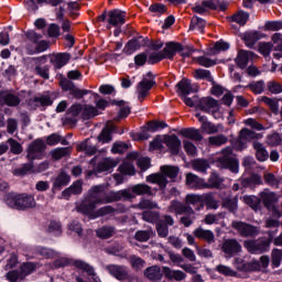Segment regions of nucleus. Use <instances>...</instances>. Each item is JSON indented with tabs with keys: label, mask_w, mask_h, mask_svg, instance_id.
<instances>
[{
	"label": "nucleus",
	"mask_w": 282,
	"mask_h": 282,
	"mask_svg": "<svg viewBox=\"0 0 282 282\" xmlns=\"http://www.w3.org/2000/svg\"><path fill=\"white\" fill-rule=\"evenodd\" d=\"M88 198L91 199L95 205L99 204H113L116 202H122L133 199L135 197L131 194V189H121L118 192H107L105 185H95L88 191Z\"/></svg>",
	"instance_id": "obj_1"
},
{
	"label": "nucleus",
	"mask_w": 282,
	"mask_h": 282,
	"mask_svg": "<svg viewBox=\"0 0 282 282\" xmlns=\"http://www.w3.org/2000/svg\"><path fill=\"white\" fill-rule=\"evenodd\" d=\"M4 203L9 208H14L15 210L36 208V199H34V195L28 193H8L4 195Z\"/></svg>",
	"instance_id": "obj_2"
},
{
	"label": "nucleus",
	"mask_w": 282,
	"mask_h": 282,
	"mask_svg": "<svg viewBox=\"0 0 282 282\" xmlns=\"http://www.w3.org/2000/svg\"><path fill=\"white\" fill-rule=\"evenodd\" d=\"M161 173H154L147 176L149 184H156L161 189L166 188L170 180H175L180 174V167L174 165H162L160 167Z\"/></svg>",
	"instance_id": "obj_3"
},
{
	"label": "nucleus",
	"mask_w": 282,
	"mask_h": 282,
	"mask_svg": "<svg viewBox=\"0 0 282 282\" xmlns=\"http://www.w3.org/2000/svg\"><path fill=\"white\" fill-rule=\"evenodd\" d=\"M217 164L220 169H228L231 173H239V161L232 153V148H225L220 152V156L217 159Z\"/></svg>",
	"instance_id": "obj_4"
},
{
	"label": "nucleus",
	"mask_w": 282,
	"mask_h": 282,
	"mask_svg": "<svg viewBox=\"0 0 282 282\" xmlns=\"http://www.w3.org/2000/svg\"><path fill=\"white\" fill-rule=\"evenodd\" d=\"M68 113H70L73 118H78L80 116L82 120H91V118L98 116V108L91 105L74 104L69 107Z\"/></svg>",
	"instance_id": "obj_5"
},
{
	"label": "nucleus",
	"mask_w": 282,
	"mask_h": 282,
	"mask_svg": "<svg viewBox=\"0 0 282 282\" xmlns=\"http://www.w3.org/2000/svg\"><path fill=\"white\" fill-rule=\"evenodd\" d=\"M270 243L272 240L260 238L257 240H245L243 247L250 254H263L270 250Z\"/></svg>",
	"instance_id": "obj_6"
},
{
	"label": "nucleus",
	"mask_w": 282,
	"mask_h": 282,
	"mask_svg": "<svg viewBox=\"0 0 282 282\" xmlns=\"http://www.w3.org/2000/svg\"><path fill=\"white\" fill-rule=\"evenodd\" d=\"M231 228H234V230H236L238 235L243 238H254L260 232L259 227L239 220H234L231 223Z\"/></svg>",
	"instance_id": "obj_7"
},
{
	"label": "nucleus",
	"mask_w": 282,
	"mask_h": 282,
	"mask_svg": "<svg viewBox=\"0 0 282 282\" xmlns=\"http://www.w3.org/2000/svg\"><path fill=\"white\" fill-rule=\"evenodd\" d=\"M45 149L46 145L43 139L32 141L26 150V160H29V162H34V160H43Z\"/></svg>",
	"instance_id": "obj_8"
},
{
	"label": "nucleus",
	"mask_w": 282,
	"mask_h": 282,
	"mask_svg": "<svg viewBox=\"0 0 282 282\" xmlns=\"http://www.w3.org/2000/svg\"><path fill=\"white\" fill-rule=\"evenodd\" d=\"M193 10L197 14H208L209 10H226V4L217 0H205L200 4L195 6Z\"/></svg>",
	"instance_id": "obj_9"
},
{
	"label": "nucleus",
	"mask_w": 282,
	"mask_h": 282,
	"mask_svg": "<svg viewBox=\"0 0 282 282\" xmlns=\"http://www.w3.org/2000/svg\"><path fill=\"white\" fill-rule=\"evenodd\" d=\"M126 19H127V13L115 9L108 12V25L107 29L111 30V25L112 28H119L120 25H124L126 23Z\"/></svg>",
	"instance_id": "obj_10"
},
{
	"label": "nucleus",
	"mask_w": 282,
	"mask_h": 282,
	"mask_svg": "<svg viewBox=\"0 0 282 282\" xmlns=\"http://www.w3.org/2000/svg\"><path fill=\"white\" fill-rule=\"evenodd\" d=\"M204 206H206L207 210H217L219 208V200L215 197V193L209 192L203 194V203L195 210H204Z\"/></svg>",
	"instance_id": "obj_11"
},
{
	"label": "nucleus",
	"mask_w": 282,
	"mask_h": 282,
	"mask_svg": "<svg viewBox=\"0 0 282 282\" xmlns=\"http://www.w3.org/2000/svg\"><path fill=\"white\" fill-rule=\"evenodd\" d=\"M260 202L263 204L267 210H272V207L279 202L276 193L265 188L259 193Z\"/></svg>",
	"instance_id": "obj_12"
},
{
	"label": "nucleus",
	"mask_w": 282,
	"mask_h": 282,
	"mask_svg": "<svg viewBox=\"0 0 282 282\" xmlns=\"http://www.w3.org/2000/svg\"><path fill=\"white\" fill-rule=\"evenodd\" d=\"M153 85H155V80L147 78L138 84L137 94L140 102H144V98L149 96V93L153 89Z\"/></svg>",
	"instance_id": "obj_13"
},
{
	"label": "nucleus",
	"mask_w": 282,
	"mask_h": 282,
	"mask_svg": "<svg viewBox=\"0 0 282 282\" xmlns=\"http://www.w3.org/2000/svg\"><path fill=\"white\" fill-rule=\"evenodd\" d=\"M48 57L55 69H63V67L72 61V55L69 53H54L48 55Z\"/></svg>",
	"instance_id": "obj_14"
},
{
	"label": "nucleus",
	"mask_w": 282,
	"mask_h": 282,
	"mask_svg": "<svg viewBox=\"0 0 282 282\" xmlns=\"http://www.w3.org/2000/svg\"><path fill=\"white\" fill-rule=\"evenodd\" d=\"M107 270L111 276H115L118 281H127L129 279V271L124 265L109 264Z\"/></svg>",
	"instance_id": "obj_15"
},
{
	"label": "nucleus",
	"mask_w": 282,
	"mask_h": 282,
	"mask_svg": "<svg viewBox=\"0 0 282 282\" xmlns=\"http://www.w3.org/2000/svg\"><path fill=\"white\" fill-rule=\"evenodd\" d=\"M237 270L240 272H257L261 270L259 261L245 262L243 259L238 258L235 261Z\"/></svg>",
	"instance_id": "obj_16"
},
{
	"label": "nucleus",
	"mask_w": 282,
	"mask_h": 282,
	"mask_svg": "<svg viewBox=\"0 0 282 282\" xmlns=\"http://www.w3.org/2000/svg\"><path fill=\"white\" fill-rule=\"evenodd\" d=\"M118 162L119 161L116 159L105 158L95 165V172L107 173L111 171V169H116V166H118Z\"/></svg>",
	"instance_id": "obj_17"
},
{
	"label": "nucleus",
	"mask_w": 282,
	"mask_h": 282,
	"mask_svg": "<svg viewBox=\"0 0 282 282\" xmlns=\"http://www.w3.org/2000/svg\"><path fill=\"white\" fill-rule=\"evenodd\" d=\"M143 274L145 279H148L149 281H152V282L162 281L164 276V269L162 270L160 265H152L147 268Z\"/></svg>",
	"instance_id": "obj_18"
},
{
	"label": "nucleus",
	"mask_w": 282,
	"mask_h": 282,
	"mask_svg": "<svg viewBox=\"0 0 282 282\" xmlns=\"http://www.w3.org/2000/svg\"><path fill=\"white\" fill-rule=\"evenodd\" d=\"M0 102H3L7 107H19L21 105V98L8 90H1Z\"/></svg>",
	"instance_id": "obj_19"
},
{
	"label": "nucleus",
	"mask_w": 282,
	"mask_h": 282,
	"mask_svg": "<svg viewBox=\"0 0 282 282\" xmlns=\"http://www.w3.org/2000/svg\"><path fill=\"white\" fill-rule=\"evenodd\" d=\"M193 235L196 237V239L206 241V243H215V232H213L210 229L198 227L193 231Z\"/></svg>",
	"instance_id": "obj_20"
},
{
	"label": "nucleus",
	"mask_w": 282,
	"mask_h": 282,
	"mask_svg": "<svg viewBox=\"0 0 282 282\" xmlns=\"http://www.w3.org/2000/svg\"><path fill=\"white\" fill-rule=\"evenodd\" d=\"M186 186L193 188L194 191H202L204 189V178L197 176L193 173H187L185 176Z\"/></svg>",
	"instance_id": "obj_21"
},
{
	"label": "nucleus",
	"mask_w": 282,
	"mask_h": 282,
	"mask_svg": "<svg viewBox=\"0 0 282 282\" xmlns=\"http://www.w3.org/2000/svg\"><path fill=\"white\" fill-rule=\"evenodd\" d=\"M256 54L251 51H239L236 57V64L240 69H246L250 59L254 58Z\"/></svg>",
	"instance_id": "obj_22"
},
{
	"label": "nucleus",
	"mask_w": 282,
	"mask_h": 282,
	"mask_svg": "<svg viewBox=\"0 0 282 282\" xmlns=\"http://www.w3.org/2000/svg\"><path fill=\"white\" fill-rule=\"evenodd\" d=\"M191 208V206L186 205V203H182L177 199H174L170 203L169 207H167V213H172L173 215H184L186 213H188V209Z\"/></svg>",
	"instance_id": "obj_23"
},
{
	"label": "nucleus",
	"mask_w": 282,
	"mask_h": 282,
	"mask_svg": "<svg viewBox=\"0 0 282 282\" xmlns=\"http://www.w3.org/2000/svg\"><path fill=\"white\" fill-rule=\"evenodd\" d=\"M96 203L93 202L89 196H87L79 205H77V213L82 215H91L96 210Z\"/></svg>",
	"instance_id": "obj_24"
},
{
	"label": "nucleus",
	"mask_w": 282,
	"mask_h": 282,
	"mask_svg": "<svg viewBox=\"0 0 282 282\" xmlns=\"http://www.w3.org/2000/svg\"><path fill=\"white\" fill-rule=\"evenodd\" d=\"M72 177L65 171H62L54 180H53V191H61L63 187L67 186Z\"/></svg>",
	"instance_id": "obj_25"
},
{
	"label": "nucleus",
	"mask_w": 282,
	"mask_h": 282,
	"mask_svg": "<svg viewBox=\"0 0 282 282\" xmlns=\"http://www.w3.org/2000/svg\"><path fill=\"white\" fill-rule=\"evenodd\" d=\"M241 250V245L235 239L225 240L223 243V252L225 254H237Z\"/></svg>",
	"instance_id": "obj_26"
},
{
	"label": "nucleus",
	"mask_w": 282,
	"mask_h": 282,
	"mask_svg": "<svg viewBox=\"0 0 282 282\" xmlns=\"http://www.w3.org/2000/svg\"><path fill=\"white\" fill-rule=\"evenodd\" d=\"M83 193V181H75L68 188L62 192L64 199H69L72 195H80Z\"/></svg>",
	"instance_id": "obj_27"
},
{
	"label": "nucleus",
	"mask_w": 282,
	"mask_h": 282,
	"mask_svg": "<svg viewBox=\"0 0 282 282\" xmlns=\"http://www.w3.org/2000/svg\"><path fill=\"white\" fill-rule=\"evenodd\" d=\"M249 20H250V13L243 10L237 11L236 13H234L231 17L228 18V21L230 23H237V25H240V28L246 25V23H248Z\"/></svg>",
	"instance_id": "obj_28"
},
{
	"label": "nucleus",
	"mask_w": 282,
	"mask_h": 282,
	"mask_svg": "<svg viewBox=\"0 0 282 282\" xmlns=\"http://www.w3.org/2000/svg\"><path fill=\"white\" fill-rule=\"evenodd\" d=\"M165 144L172 155H177L180 153V147H182V141H180L177 135L173 134L165 138Z\"/></svg>",
	"instance_id": "obj_29"
},
{
	"label": "nucleus",
	"mask_w": 282,
	"mask_h": 282,
	"mask_svg": "<svg viewBox=\"0 0 282 282\" xmlns=\"http://www.w3.org/2000/svg\"><path fill=\"white\" fill-rule=\"evenodd\" d=\"M259 138H262L260 133H257L248 128H243L240 130L238 142L246 144V142H250V140H259Z\"/></svg>",
	"instance_id": "obj_30"
},
{
	"label": "nucleus",
	"mask_w": 282,
	"mask_h": 282,
	"mask_svg": "<svg viewBox=\"0 0 282 282\" xmlns=\"http://www.w3.org/2000/svg\"><path fill=\"white\" fill-rule=\"evenodd\" d=\"M163 274L169 281H184L186 279V273L181 270H172L169 267H163Z\"/></svg>",
	"instance_id": "obj_31"
},
{
	"label": "nucleus",
	"mask_w": 282,
	"mask_h": 282,
	"mask_svg": "<svg viewBox=\"0 0 282 282\" xmlns=\"http://www.w3.org/2000/svg\"><path fill=\"white\" fill-rule=\"evenodd\" d=\"M221 184H224V178L217 172H213L207 182L204 180V188H221Z\"/></svg>",
	"instance_id": "obj_32"
},
{
	"label": "nucleus",
	"mask_w": 282,
	"mask_h": 282,
	"mask_svg": "<svg viewBox=\"0 0 282 282\" xmlns=\"http://www.w3.org/2000/svg\"><path fill=\"white\" fill-rule=\"evenodd\" d=\"M178 52V43L177 42H167L165 44V47L162 50L163 57L167 61H173L175 58V55Z\"/></svg>",
	"instance_id": "obj_33"
},
{
	"label": "nucleus",
	"mask_w": 282,
	"mask_h": 282,
	"mask_svg": "<svg viewBox=\"0 0 282 282\" xmlns=\"http://www.w3.org/2000/svg\"><path fill=\"white\" fill-rule=\"evenodd\" d=\"M176 93L178 96H188L189 94H193V84L189 79L183 78L177 85H176Z\"/></svg>",
	"instance_id": "obj_34"
},
{
	"label": "nucleus",
	"mask_w": 282,
	"mask_h": 282,
	"mask_svg": "<svg viewBox=\"0 0 282 282\" xmlns=\"http://www.w3.org/2000/svg\"><path fill=\"white\" fill-rule=\"evenodd\" d=\"M223 208L229 210V213H237L239 208V198L237 196H228L223 198Z\"/></svg>",
	"instance_id": "obj_35"
},
{
	"label": "nucleus",
	"mask_w": 282,
	"mask_h": 282,
	"mask_svg": "<svg viewBox=\"0 0 282 282\" xmlns=\"http://www.w3.org/2000/svg\"><path fill=\"white\" fill-rule=\"evenodd\" d=\"M202 110L207 112L212 111L213 116H215L219 111V102L213 98H205L202 100Z\"/></svg>",
	"instance_id": "obj_36"
},
{
	"label": "nucleus",
	"mask_w": 282,
	"mask_h": 282,
	"mask_svg": "<svg viewBox=\"0 0 282 282\" xmlns=\"http://www.w3.org/2000/svg\"><path fill=\"white\" fill-rule=\"evenodd\" d=\"M195 209L189 207L185 214L180 218V224L184 226V228H191L193 224H195Z\"/></svg>",
	"instance_id": "obj_37"
},
{
	"label": "nucleus",
	"mask_w": 282,
	"mask_h": 282,
	"mask_svg": "<svg viewBox=\"0 0 282 282\" xmlns=\"http://www.w3.org/2000/svg\"><path fill=\"white\" fill-rule=\"evenodd\" d=\"M271 41L274 46L273 58H282V34L281 33H274L271 36Z\"/></svg>",
	"instance_id": "obj_38"
},
{
	"label": "nucleus",
	"mask_w": 282,
	"mask_h": 282,
	"mask_svg": "<svg viewBox=\"0 0 282 282\" xmlns=\"http://www.w3.org/2000/svg\"><path fill=\"white\" fill-rule=\"evenodd\" d=\"M181 135L183 138H187L188 140H194V142H202L203 138L202 133H199V130L194 128H186L181 131Z\"/></svg>",
	"instance_id": "obj_39"
},
{
	"label": "nucleus",
	"mask_w": 282,
	"mask_h": 282,
	"mask_svg": "<svg viewBox=\"0 0 282 282\" xmlns=\"http://www.w3.org/2000/svg\"><path fill=\"white\" fill-rule=\"evenodd\" d=\"M73 265L77 268V270H82V272H86L88 276H96V270L89 263L83 260L73 261Z\"/></svg>",
	"instance_id": "obj_40"
},
{
	"label": "nucleus",
	"mask_w": 282,
	"mask_h": 282,
	"mask_svg": "<svg viewBox=\"0 0 282 282\" xmlns=\"http://www.w3.org/2000/svg\"><path fill=\"white\" fill-rule=\"evenodd\" d=\"M253 149L256 151L258 162H265L268 158H270L268 150H265V147H263L262 143L253 142Z\"/></svg>",
	"instance_id": "obj_41"
},
{
	"label": "nucleus",
	"mask_w": 282,
	"mask_h": 282,
	"mask_svg": "<svg viewBox=\"0 0 282 282\" xmlns=\"http://www.w3.org/2000/svg\"><path fill=\"white\" fill-rule=\"evenodd\" d=\"M74 149L72 147L67 148H57L51 152L53 160H63V158H69Z\"/></svg>",
	"instance_id": "obj_42"
},
{
	"label": "nucleus",
	"mask_w": 282,
	"mask_h": 282,
	"mask_svg": "<svg viewBox=\"0 0 282 282\" xmlns=\"http://www.w3.org/2000/svg\"><path fill=\"white\" fill-rule=\"evenodd\" d=\"M98 239H111L116 235V227L104 226L96 230Z\"/></svg>",
	"instance_id": "obj_43"
},
{
	"label": "nucleus",
	"mask_w": 282,
	"mask_h": 282,
	"mask_svg": "<svg viewBox=\"0 0 282 282\" xmlns=\"http://www.w3.org/2000/svg\"><path fill=\"white\" fill-rule=\"evenodd\" d=\"M131 195H153V189L147 184H137L131 187Z\"/></svg>",
	"instance_id": "obj_44"
},
{
	"label": "nucleus",
	"mask_w": 282,
	"mask_h": 282,
	"mask_svg": "<svg viewBox=\"0 0 282 282\" xmlns=\"http://www.w3.org/2000/svg\"><path fill=\"white\" fill-rule=\"evenodd\" d=\"M259 39V32L251 31L243 34L242 41L247 47H254Z\"/></svg>",
	"instance_id": "obj_45"
},
{
	"label": "nucleus",
	"mask_w": 282,
	"mask_h": 282,
	"mask_svg": "<svg viewBox=\"0 0 282 282\" xmlns=\"http://www.w3.org/2000/svg\"><path fill=\"white\" fill-rule=\"evenodd\" d=\"M192 169L197 171V173H206L210 169V164L204 159H196L192 161Z\"/></svg>",
	"instance_id": "obj_46"
},
{
	"label": "nucleus",
	"mask_w": 282,
	"mask_h": 282,
	"mask_svg": "<svg viewBox=\"0 0 282 282\" xmlns=\"http://www.w3.org/2000/svg\"><path fill=\"white\" fill-rule=\"evenodd\" d=\"M76 151L78 153L84 152L87 155H96L98 149H96V147H94V145H90L89 141L86 140L77 145Z\"/></svg>",
	"instance_id": "obj_47"
},
{
	"label": "nucleus",
	"mask_w": 282,
	"mask_h": 282,
	"mask_svg": "<svg viewBox=\"0 0 282 282\" xmlns=\"http://www.w3.org/2000/svg\"><path fill=\"white\" fill-rule=\"evenodd\" d=\"M245 203L247 204V206H250V208H252V210H254L256 213H259V210H261V198L260 196H245L243 197Z\"/></svg>",
	"instance_id": "obj_48"
},
{
	"label": "nucleus",
	"mask_w": 282,
	"mask_h": 282,
	"mask_svg": "<svg viewBox=\"0 0 282 282\" xmlns=\"http://www.w3.org/2000/svg\"><path fill=\"white\" fill-rule=\"evenodd\" d=\"M149 10L154 14V17H162L169 12V7L164 3L155 2L149 7Z\"/></svg>",
	"instance_id": "obj_49"
},
{
	"label": "nucleus",
	"mask_w": 282,
	"mask_h": 282,
	"mask_svg": "<svg viewBox=\"0 0 282 282\" xmlns=\"http://www.w3.org/2000/svg\"><path fill=\"white\" fill-rule=\"evenodd\" d=\"M204 28H206V21L198 17H193L189 24V30H197L200 34H204Z\"/></svg>",
	"instance_id": "obj_50"
},
{
	"label": "nucleus",
	"mask_w": 282,
	"mask_h": 282,
	"mask_svg": "<svg viewBox=\"0 0 282 282\" xmlns=\"http://www.w3.org/2000/svg\"><path fill=\"white\" fill-rule=\"evenodd\" d=\"M113 132V126L107 124L98 135V140L101 144H107L111 140V133Z\"/></svg>",
	"instance_id": "obj_51"
},
{
	"label": "nucleus",
	"mask_w": 282,
	"mask_h": 282,
	"mask_svg": "<svg viewBox=\"0 0 282 282\" xmlns=\"http://www.w3.org/2000/svg\"><path fill=\"white\" fill-rule=\"evenodd\" d=\"M129 261H130L131 268L134 269L137 272L142 270L144 265H147V261H144V259L135 254L130 256Z\"/></svg>",
	"instance_id": "obj_52"
},
{
	"label": "nucleus",
	"mask_w": 282,
	"mask_h": 282,
	"mask_svg": "<svg viewBox=\"0 0 282 282\" xmlns=\"http://www.w3.org/2000/svg\"><path fill=\"white\" fill-rule=\"evenodd\" d=\"M34 270H36V264L33 262H23L20 265V274H22L23 279H25V276H30Z\"/></svg>",
	"instance_id": "obj_53"
},
{
	"label": "nucleus",
	"mask_w": 282,
	"mask_h": 282,
	"mask_svg": "<svg viewBox=\"0 0 282 282\" xmlns=\"http://www.w3.org/2000/svg\"><path fill=\"white\" fill-rule=\"evenodd\" d=\"M143 221H148V224H158L160 221V213L147 210L142 213Z\"/></svg>",
	"instance_id": "obj_54"
},
{
	"label": "nucleus",
	"mask_w": 282,
	"mask_h": 282,
	"mask_svg": "<svg viewBox=\"0 0 282 282\" xmlns=\"http://www.w3.org/2000/svg\"><path fill=\"white\" fill-rule=\"evenodd\" d=\"M33 102H35V105H40V107H52V105H54V100H52L50 95H41L39 97H34Z\"/></svg>",
	"instance_id": "obj_55"
},
{
	"label": "nucleus",
	"mask_w": 282,
	"mask_h": 282,
	"mask_svg": "<svg viewBox=\"0 0 282 282\" xmlns=\"http://www.w3.org/2000/svg\"><path fill=\"white\" fill-rule=\"evenodd\" d=\"M204 194H187L185 196V205L186 206H195L197 204H203Z\"/></svg>",
	"instance_id": "obj_56"
},
{
	"label": "nucleus",
	"mask_w": 282,
	"mask_h": 282,
	"mask_svg": "<svg viewBox=\"0 0 282 282\" xmlns=\"http://www.w3.org/2000/svg\"><path fill=\"white\" fill-rule=\"evenodd\" d=\"M34 169V163H25L21 167H17L13 171V175H18L20 177H23L24 175H28V173H32V170Z\"/></svg>",
	"instance_id": "obj_57"
},
{
	"label": "nucleus",
	"mask_w": 282,
	"mask_h": 282,
	"mask_svg": "<svg viewBox=\"0 0 282 282\" xmlns=\"http://www.w3.org/2000/svg\"><path fill=\"white\" fill-rule=\"evenodd\" d=\"M208 142L212 144V147H224V144L228 142V137L224 134L209 137Z\"/></svg>",
	"instance_id": "obj_58"
},
{
	"label": "nucleus",
	"mask_w": 282,
	"mask_h": 282,
	"mask_svg": "<svg viewBox=\"0 0 282 282\" xmlns=\"http://www.w3.org/2000/svg\"><path fill=\"white\" fill-rule=\"evenodd\" d=\"M195 63L200 65V67H214V65H217V59H213L207 56H198L195 57Z\"/></svg>",
	"instance_id": "obj_59"
},
{
	"label": "nucleus",
	"mask_w": 282,
	"mask_h": 282,
	"mask_svg": "<svg viewBox=\"0 0 282 282\" xmlns=\"http://www.w3.org/2000/svg\"><path fill=\"white\" fill-rule=\"evenodd\" d=\"M265 142L268 147H281L282 135L276 132L268 134Z\"/></svg>",
	"instance_id": "obj_60"
},
{
	"label": "nucleus",
	"mask_w": 282,
	"mask_h": 282,
	"mask_svg": "<svg viewBox=\"0 0 282 282\" xmlns=\"http://www.w3.org/2000/svg\"><path fill=\"white\" fill-rule=\"evenodd\" d=\"M282 261V250L281 249H273L271 252V263L273 268H279Z\"/></svg>",
	"instance_id": "obj_61"
},
{
	"label": "nucleus",
	"mask_w": 282,
	"mask_h": 282,
	"mask_svg": "<svg viewBox=\"0 0 282 282\" xmlns=\"http://www.w3.org/2000/svg\"><path fill=\"white\" fill-rule=\"evenodd\" d=\"M153 235V231L151 230H138L134 234V239L137 241L147 242L149 239H151V236Z\"/></svg>",
	"instance_id": "obj_62"
},
{
	"label": "nucleus",
	"mask_w": 282,
	"mask_h": 282,
	"mask_svg": "<svg viewBox=\"0 0 282 282\" xmlns=\"http://www.w3.org/2000/svg\"><path fill=\"white\" fill-rule=\"evenodd\" d=\"M119 172L122 175H135V167L131 163H129V162H123L119 166Z\"/></svg>",
	"instance_id": "obj_63"
},
{
	"label": "nucleus",
	"mask_w": 282,
	"mask_h": 282,
	"mask_svg": "<svg viewBox=\"0 0 282 282\" xmlns=\"http://www.w3.org/2000/svg\"><path fill=\"white\" fill-rule=\"evenodd\" d=\"M6 279L9 282H18V281H23L24 278L19 270H11L6 274Z\"/></svg>",
	"instance_id": "obj_64"
}]
</instances>
